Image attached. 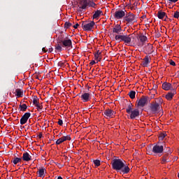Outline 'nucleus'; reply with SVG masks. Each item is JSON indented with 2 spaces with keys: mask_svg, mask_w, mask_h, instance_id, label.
<instances>
[{
  "mask_svg": "<svg viewBox=\"0 0 179 179\" xmlns=\"http://www.w3.org/2000/svg\"><path fill=\"white\" fill-rule=\"evenodd\" d=\"M141 64H142L143 66L148 68V65H149V64H150V56L146 55L144 57L143 61L142 62Z\"/></svg>",
  "mask_w": 179,
  "mask_h": 179,
  "instance_id": "nucleus-18",
  "label": "nucleus"
},
{
  "mask_svg": "<svg viewBox=\"0 0 179 179\" xmlns=\"http://www.w3.org/2000/svg\"><path fill=\"white\" fill-rule=\"evenodd\" d=\"M78 27H79V24H78V23L76 24L73 26V28H74V29H78Z\"/></svg>",
  "mask_w": 179,
  "mask_h": 179,
  "instance_id": "nucleus-48",
  "label": "nucleus"
},
{
  "mask_svg": "<svg viewBox=\"0 0 179 179\" xmlns=\"http://www.w3.org/2000/svg\"><path fill=\"white\" fill-rule=\"evenodd\" d=\"M167 136V134L166 133H162L159 136V141H163L164 139V137Z\"/></svg>",
  "mask_w": 179,
  "mask_h": 179,
  "instance_id": "nucleus-37",
  "label": "nucleus"
},
{
  "mask_svg": "<svg viewBox=\"0 0 179 179\" xmlns=\"http://www.w3.org/2000/svg\"><path fill=\"white\" fill-rule=\"evenodd\" d=\"M178 178H179V173L178 174Z\"/></svg>",
  "mask_w": 179,
  "mask_h": 179,
  "instance_id": "nucleus-59",
  "label": "nucleus"
},
{
  "mask_svg": "<svg viewBox=\"0 0 179 179\" xmlns=\"http://www.w3.org/2000/svg\"><path fill=\"white\" fill-rule=\"evenodd\" d=\"M93 106L90 105V108H92Z\"/></svg>",
  "mask_w": 179,
  "mask_h": 179,
  "instance_id": "nucleus-57",
  "label": "nucleus"
},
{
  "mask_svg": "<svg viewBox=\"0 0 179 179\" xmlns=\"http://www.w3.org/2000/svg\"><path fill=\"white\" fill-rule=\"evenodd\" d=\"M94 58H95V59L97 61V62H96V64H97L99 62L101 61V55H94Z\"/></svg>",
  "mask_w": 179,
  "mask_h": 179,
  "instance_id": "nucleus-39",
  "label": "nucleus"
},
{
  "mask_svg": "<svg viewBox=\"0 0 179 179\" xmlns=\"http://www.w3.org/2000/svg\"><path fill=\"white\" fill-rule=\"evenodd\" d=\"M145 54H152L153 52V45L150 44V43H148L145 46Z\"/></svg>",
  "mask_w": 179,
  "mask_h": 179,
  "instance_id": "nucleus-16",
  "label": "nucleus"
},
{
  "mask_svg": "<svg viewBox=\"0 0 179 179\" xmlns=\"http://www.w3.org/2000/svg\"><path fill=\"white\" fill-rule=\"evenodd\" d=\"M170 65H172V66H176V63L174 62V61L171 60L170 61Z\"/></svg>",
  "mask_w": 179,
  "mask_h": 179,
  "instance_id": "nucleus-44",
  "label": "nucleus"
},
{
  "mask_svg": "<svg viewBox=\"0 0 179 179\" xmlns=\"http://www.w3.org/2000/svg\"><path fill=\"white\" fill-rule=\"evenodd\" d=\"M134 6H136V5L135 3H134Z\"/></svg>",
  "mask_w": 179,
  "mask_h": 179,
  "instance_id": "nucleus-58",
  "label": "nucleus"
},
{
  "mask_svg": "<svg viewBox=\"0 0 179 179\" xmlns=\"http://www.w3.org/2000/svg\"><path fill=\"white\" fill-rule=\"evenodd\" d=\"M15 92H16L15 96H17V97H23V91H22V90L16 89Z\"/></svg>",
  "mask_w": 179,
  "mask_h": 179,
  "instance_id": "nucleus-28",
  "label": "nucleus"
},
{
  "mask_svg": "<svg viewBox=\"0 0 179 179\" xmlns=\"http://www.w3.org/2000/svg\"><path fill=\"white\" fill-rule=\"evenodd\" d=\"M57 179H62V177L58 176Z\"/></svg>",
  "mask_w": 179,
  "mask_h": 179,
  "instance_id": "nucleus-55",
  "label": "nucleus"
},
{
  "mask_svg": "<svg viewBox=\"0 0 179 179\" xmlns=\"http://www.w3.org/2000/svg\"><path fill=\"white\" fill-rule=\"evenodd\" d=\"M101 15H103V11L101 10H97L93 15V19H99Z\"/></svg>",
  "mask_w": 179,
  "mask_h": 179,
  "instance_id": "nucleus-22",
  "label": "nucleus"
},
{
  "mask_svg": "<svg viewBox=\"0 0 179 179\" xmlns=\"http://www.w3.org/2000/svg\"><path fill=\"white\" fill-rule=\"evenodd\" d=\"M136 36L134 34L129 35H115V40L117 41H124L126 44H129L132 40H135Z\"/></svg>",
  "mask_w": 179,
  "mask_h": 179,
  "instance_id": "nucleus-2",
  "label": "nucleus"
},
{
  "mask_svg": "<svg viewBox=\"0 0 179 179\" xmlns=\"http://www.w3.org/2000/svg\"><path fill=\"white\" fill-rule=\"evenodd\" d=\"M176 92L173 91V92H169L166 96V100H171L173 99V97H174V94H175Z\"/></svg>",
  "mask_w": 179,
  "mask_h": 179,
  "instance_id": "nucleus-25",
  "label": "nucleus"
},
{
  "mask_svg": "<svg viewBox=\"0 0 179 179\" xmlns=\"http://www.w3.org/2000/svg\"><path fill=\"white\" fill-rule=\"evenodd\" d=\"M87 6H90L91 8H96V6H97V4L90 0L88 1Z\"/></svg>",
  "mask_w": 179,
  "mask_h": 179,
  "instance_id": "nucleus-31",
  "label": "nucleus"
},
{
  "mask_svg": "<svg viewBox=\"0 0 179 179\" xmlns=\"http://www.w3.org/2000/svg\"><path fill=\"white\" fill-rule=\"evenodd\" d=\"M169 17H167V15L166 14V16H165V21L166 20V19H168Z\"/></svg>",
  "mask_w": 179,
  "mask_h": 179,
  "instance_id": "nucleus-54",
  "label": "nucleus"
},
{
  "mask_svg": "<svg viewBox=\"0 0 179 179\" xmlns=\"http://www.w3.org/2000/svg\"><path fill=\"white\" fill-rule=\"evenodd\" d=\"M124 20L128 22V23H135V22H136V17L134 13H129L124 17Z\"/></svg>",
  "mask_w": 179,
  "mask_h": 179,
  "instance_id": "nucleus-9",
  "label": "nucleus"
},
{
  "mask_svg": "<svg viewBox=\"0 0 179 179\" xmlns=\"http://www.w3.org/2000/svg\"><path fill=\"white\" fill-rule=\"evenodd\" d=\"M94 55H101V52L100 50H98L96 53L94 54Z\"/></svg>",
  "mask_w": 179,
  "mask_h": 179,
  "instance_id": "nucleus-46",
  "label": "nucleus"
},
{
  "mask_svg": "<svg viewBox=\"0 0 179 179\" xmlns=\"http://www.w3.org/2000/svg\"><path fill=\"white\" fill-rule=\"evenodd\" d=\"M42 51H43V52H47V51H48V50L45 49V48H43Z\"/></svg>",
  "mask_w": 179,
  "mask_h": 179,
  "instance_id": "nucleus-49",
  "label": "nucleus"
},
{
  "mask_svg": "<svg viewBox=\"0 0 179 179\" xmlns=\"http://www.w3.org/2000/svg\"><path fill=\"white\" fill-rule=\"evenodd\" d=\"M59 44H62V47H66L67 48H72V41L71 39H62L59 38Z\"/></svg>",
  "mask_w": 179,
  "mask_h": 179,
  "instance_id": "nucleus-8",
  "label": "nucleus"
},
{
  "mask_svg": "<svg viewBox=\"0 0 179 179\" xmlns=\"http://www.w3.org/2000/svg\"><path fill=\"white\" fill-rule=\"evenodd\" d=\"M169 2H173V3H176L178 0H168Z\"/></svg>",
  "mask_w": 179,
  "mask_h": 179,
  "instance_id": "nucleus-50",
  "label": "nucleus"
},
{
  "mask_svg": "<svg viewBox=\"0 0 179 179\" xmlns=\"http://www.w3.org/2000/svg\"><path fill=\"white\" fill-rule=\"evenodd\" d=\"M96 64V61L92 60V61L90 63V65H94V64Z\"/></svg>",
  "mask_w": 179,
  "mask_h": 179,
  "instance_id": "nucleus-47",
  "label": "nucleus"
},
{
  "mask_svg": "<svg viewBox=\"0 0 179 179\" xmlns=\"http://www.w3.org/2000/svg\"><path fill=\"white\" fill-rule=\"evenodd\" d=\"M71 135L62 136L57 140L56 145H61V143H64V142H66V141H71Z\"/></svg>",
  "mask_w": 179,
  "mask_h": 179,
  "instance_id": "nucleus-14",
  "label": "nucleus"
},
{
  "mask_svg": "<svg viewBox=\"0 0 179 179\" xmlns=\"http://www.w3.org/2000/svg\"><path fill=\"white\" fill-rule=\"evenodd\" d=\"M148 155H153V148H152V146H149L147 149Z\"/></svg>",
  "mask_w": 179,
  "mask_h": 179,
  "instance_id": "nucleus-36",
  "label": "nucleus"
},
{
  "mask_svg": "<svg viewBox=\"0 0 179 179\" xmlns=\"http://www.w3.org/2000/svg\"><path fill=\"white\" fill-rule=\"evenodd\" d=\"M150 110L152 114H157L160 111V103L157 102H152L150 104Z\"/></svg>",
  "mask_w": 179,
  "mask_h": 179,
  "instance_id": "nucleus-6",
  "label": "nucleus"
},
{
  "mask_svg": "<svg viewBox=\"0 0 179 179\" xmlns=\"http://www.w3.org/2000/svg\"><path fill=\"white\" fill-rule=\"evenodd\" d=\"M45 169L44 168L39 169L37 171V174H38V177L44 178V177H45Z\"/></svg>",
  "mask_w": 179,
  "mask_h": 179,
  "instance_id": "nucleus-23",
  "label": "nucleus"
},
{
  "mask_svg": "<svg viewBox=\"0 0 179 179\" xmlns=\"http://www.w3.org/2000/svg\"><path fill=\"white\" fill-rule=\"evenodd\" d=\"M161 36H162V34H160V32L157 33L155 35V37H157V38H159Z\"/></svg>",
  "mask_w": 179,
  "mask_h": 179,
  "instance_id": "nucleus-45",
  "label": "nucleus"
},
{
  "mask_svg": "<svg viewBox=\"0 0 179 179\" xmlns=\"http://www.w3.org/2000/svg\"><path fill=\"white\" fill-rule=\"evenodd\" d=\"M94 164H95L96 167H99V166H100L101 164L100 160L99 159L94 160Z\"/></svg>",
  "mask_w": 179,
  "mask_h": 179,
  "instance_id": "nucleus-40",
  "label": "nucleus"
},
{
  "mask_svg": "<svg viewBox=\"0 0 179 179\" xmlns=\"http://www.w3.org/2000/svg\"><path fill=\"white\" fill-rule=\"evenodd\" d=\"M38 138L39 139H41V138H43V134L40 133L38 135Z\"/></svg>",
  "mask_w": 179,
  "mask_h": 179,
  "instance_id": "nucleus-52",
  "label": "nucleus"
},
{
  "mask_svg": "<svg viewBox=\"0 0 179 179\" xmlns=\"http://www.w3.org/2000/svg\"><path fill=\"white\" fill-rule=\"evenodd\" d=\"M168 156H169L168 155H164L162 157V164H165L166 162H167V157Z\"/></svg>",
  "mask_w": 179,
  "mask_h": 179,
  "instance_id": "nucleus-34",
  "label": "nucleus"
},
{
  "mask_svg": "<svg viewBox=\"0 0 179 179\" xmlns=\"http://www.w3.org/2000/svg\"><path fill=\"white\" fill-rule=\"evenodd\" d=\"M130 120H136L139 118L140 112L138 109H134L130 112Z\"/></svg>",
  "mask_w": 179,
  "mask_h": 179,
  "instance_id": "nucleus-13",
  "label": "nucleus"
},
{
  "mask_svg": "<svg viewBox=\"0 0 179 179\" xmlns=\"http://www.w3.org/2000/svg\"><path fill=\"white\" fill-rule=\"evenodd\" d=\"M48 51H49V52H52V51H54V49L52 48H50L48 49Z\"/></svg>",
  "mask_w": 179,
  "mask_h": 179,
  "instance_id": "nucleus-51",
  "label": "nucleus"
},
{
  "mask_svg": "<svg viewBox=\"0 0 179 179\" xmlns=\"http://www.w3.org/2000/svg\"><path fill=\"white\" fill-rule=\"evenodd\" d=\"M173 17H175V19H178V17H179V12L178 11H176L174 13Z\"/></svg>",
  "mask_w": 179,
  "mask_h": 179,
  "instance_id": "nucleus-41",
  "label": "nucleus"
},
{
  "mask_svg": "<svg viewBox=\"0 0 179 179\" xmlns=\"http://www.w3.org/2000/svg\"><path fill=\"white\" fill-rule=\"evenodd\" d=\"M128 94L130 99H135V95L136 94V92L135 91H130Z\"/></svg>",
  "mask_w": 179,
  "mask_h": 179,
  "instance_id": "nucleus-32",
  "label": "nucleus"
},
{
  "mask_svg": "<svg viewBox=\"0 0 179 179\" xmlns=\"http://www.w3.org/2000/svg\"><path fill=\"white\" fill-rule=\"evenodd\" d=\"M27 110V105L25 103L20 105V111H26Z\"/></svg>",
  "mask_w": 179,
  "mask_h": 179,
  "instance_id": "nucleus-29",
  "label": "nucleus"
},
{
  "mask_svg": "<svg viewBox=\"0 0 179 179\" xmlns=\"http://www.w3.org/2000/svg\"><path fill=\"white\" fill-rule=\"evenodd\" d=\"M55 50H57V51H62V43H59V41H57V45L55 46Z\"/></svg>",
  "mask_w": 179,
  "mask_h": 179,
  "instance_id": "nucleus-30",
  "label": "nucleus"
},
{
  "mask_svg": "<svg viewBox=\"0 0 179 179\" xmlns=\"http://www.w3.org/2000/svg\"><path fill=\"white\" fill-rule=\"evenodd\" d=\"M137 39L139 40L140 42L135 43V41L133 40L132 43L134 45H138V47H142L143 45H145V43L148 41V37L145 35H140L137 37Z\"/></svg>",
  "mask_w": 179,
  "mask_h": 179,
  "instance_id": "nucleus-4",
  "label": "nucleus"
},
{
  "mask_svg": "<svg viewBox=\"0 0 179 179\" xmlns=\"http://www.w3.org/2000/svg\"><path fill=\"white\" fill-rule=\"evenodd\" d=\"M124 162L125 161L121 159H113L111 162L112 169L120 174H128L131 169Z\"/></svg>",
  "mask_w": 179,
  "mask_h": 179,
  "instance_id": "nucleus-1",
  "label": "nucleus"
},
{
  "mask_svg": "<svg viewBox=\"0 0 179 179\" xmlns=\"http://www.w3.org/2000/svg\"><path fill=\"white\" fill-rule=\"evenodd\" d=\"M22 160L24 162H30L31 160V157L29 152H24L22 155Z\"/></svg>",
  "mask_w": 179,
  "mask_h": 179,
  "instance_id": "nucleus-21",
  "label": "nucleus"
},
{
  "mask_svg": "<svg viewBox=\"0 0 179 179\" xmlns=\"http://www.w3.org/2000/svg\"><path fill=\"white\" fill-rule=\"evenodd\" d=\"M95 24L96 23L94 22V21H92L90 23L83 22L81 24V27L85 31H90L93 29V27H94Z\"/></svg>",
  "mask_w": 179,
  "mask_h": 179,
  "instance_id": "nucleus-5",
  "label": "nucleus"
},
{
  "mask_svg": "<svg viewBox=\"0 0 179 179\" xmlns=\"http://www.w3.org/2000/svg\"><path fill=\"white\" fill-rule=\"evenodd\" d=\"M148 100H149V96H143L140 99L136 101V108L145 107L148 104Z\"/></svg>",
  "mask_w": 179,
  "mask_h": 179,
  "instance_id": "nucleus-7",
  "label": "nucleus"
},
{
  "mask_svg": "<svg viewBox=\"0 0 179 179\" xmlns=\"http://www.w3.org/2000/svg\"><path fill=\"white\" fill-rule=\"evenodd\" d=\"M72 26V23L69 22H66L64 24V28L65 29H69Z\"/></svg>",
  "mask_w": 179,
  "mask_h": 179,
  "instance_id": "nucleus-38",
  "label": "nucleus"
},
{
  "mask_svg": "<svg viewBox=\"0 0 179 179\" xmlns=\"http://www.w3.org/2000/svg\"><path fill=\"white\" fill-rule=\"evenodd\" d=\"M11 162L13 163V164H17L18 163H22V158L14 157Z\"/></svg>",
  "mask_w": 179,
  "mask_h": 179,
  "instance_id": "nucleus-26",
  "label": "nucleus"
},
{
  "mask_svg": "<svg viewBox=\"0 0 179 179\" xmlns=\"http://www.w3.org/2000/svg\"><path fill=\"white\" fill-rule=\"evenodd\" d=\"M134 105L131 103H129L128 104L127 108H126V113H127V114H131V111H134Z\"/></svg>",
  "mask_w": 179,
  "mask_h": 179,
  "instance_id": "nucleus-24",
  "label": "nucleus"
},
{
  "mask_svg": "<svg viewBox=\"0 0 179 179\" xmlns=\"http://www.w3.org/2000/svg\"><path fill=\"white\" fill-rule=\"evenodd\" d=\"M169 162H170V159H169L166 158V163H169Z\"/></svg>",
  "mask_w": 179,
  "mask_h": 179,
  "instance_id": "nucleus-53",
  "label": "nucleus"
},
{
  "mask_svg": "<svg viewBox=\"0 0 179 179\" xmlns=\"http://www.w3.org/2000/svg\"><path fill=\"white\" fill-rule=\"evenodd\" d=\"M131 9H134V7H131Z\"/></svg>",
  "mask_w": 179,
  "mask_h": 179,
  "instance_id": "nucleus-61",
  "label": "nucleus"
},
{
  "mask_svg": "<svg viewBox=\"0 0 179 179\" xmlns=\"http://www.w3.org/2000/svg\"><path fill=\"white\" fill-rule=\"evenodd\" d=\"M35 106H36L38 111H41L43 110V105H41V103H38Z\"/></svg>",
  "mask_w": 179,
  "mask_h": 179,
  "instance_id": "nucleus-35",
  "label": "nucleus"
},
{
  "mask_svg": "<svg viewBox=\"0 0 179 179\" xmlns=\"http://www.w3.org/2000/svg\"><path fill=\"white\" fill-rule=\"evenodd\" d=\"M166 16V13L163 12L162 10H159L157 13V17L159 19H164Z\"/></svg>",
  "mask_w": 179,
  "mask_h": 179,
  "instance_id": "nucleus-27",
  "label": "nucleus"
},
{
  "mask_svg": "<svg viewBox=\"0 0 179 179\" xmlns=\"http://www.w3.org/2000/svg\"><path fill=\"white\" fill-rule=\"evenodd\" d=\"M103 115L106 117H113V115H115V112L111 109H106L103 112Z\"/></svg>",
  "mask_w": 179,
  "mask_h": 179,
  "instance_id": "nucleus-19",
  "label": "nucleus"
},
{
  "mask_svg": "<svg viewBox=\"0 0 179 179\" xmlns=\"http://www.w3.org/2000/svg\"><path fill=\"white\" fill-rule=\"evenodd\" d=\"M58 66H61L62 68V67L65 66V63H64L62 62H59Z\"/></svg>",
  "mask_w": 179,
  "mask_h": 179,
  "instance_id": "nucleus-42",
  "label": "nucleus"
},
{
  "mask_svg": "<svg viewBox=\"0 0 179 179\" xmlns=\"http://www.w3.org/2000/svg\"><path fill=\"white\" fill-rule=\"evenodd\" d=\"M38 98L37 97V96H34V99H33V104L34 106H36L38 103Z\"/></svg>",
  "mask_w": 179,
  "mask_h": 179,
  "instance_id": "nucleus-33",
  "label": "nucleus"
},
{
  "mask_svg": "<svg viewBox=\"0 0 179 179\" xmlns=\"http://www.w3.org/2000/svg\"><path fill=\"white\" fill-rule=\"evenodd\" d=\"M87 0H79V5L80 6H79L78 12H82V9H86L87 8Z\"/></svg>",
  "mask_w": 179,
  "mask_h": 179,
  "instance_id": "nucleus-15",
  "label": "nucleus"
},
{
  "mask_svg": "<svg viewBox=\"0 0 179 179\" xmlns=\"http://www.w3.org/2000/svg\"><path fill=\"white\" fill-rule=\"evenodd\" d=\"M62 136V133H59V136Z\"/></svg>",
  "mask_w": 179,
  "mask_h": 179,
  "instance_id": "nucleus-56",
  "label": "nucleus"
},
{
  "mask_svg": "<svg viewBox=\"0 0 179 179\" xmlns=\"http://www.w3.org/2000/svg\"><path fill=\"white\" fill-rule=\"evenodd\" d=\"M57 124L62 126L64 124V122L62 121V120L59 119Z\"/></svg>",
  "mask_w": 179,
  "mask_h": 179,
  "instance_id": "nucleus-43",
  "label": "nucleus"
},
{
  "mask_svg": "<svg viewBox=\"0 0 179 179\" xmlns=\"http://www.w3.org/2000/svg\"><path fill=\"white\" fill-rule=\"evenodd\" d=\"M31 115V113H25L20 119V124L24 125V124H26V122H27L29 118H30Z\"/></svg>",
  "mask_w": 179,
  "mask_h": 179,
  "instance_id": "nucleus-12",
  "label": "nucleus"
},
{
  "mask_svg": "<svg viewBox=\"0 0 179 179\" xmlns=\"http://www.w3.org/2000/svg\"><path fill=\"white\" fill-rule=\"evenodd\" d=\"M80 99L83 103H87L92 99V95L90 93L85 92L80 96Z\"/></svg>",
  "mask_w": 179,
  "mask_h": 179,
  "instance_id": "nucleus-10",
  "label": "nucleus"
},
{
  "mask_svg": "<svg viewBox=\"0 0 179 179\" xmlns=\"http://www.w3.org/2000/svg\"><path fill=\"white\" fill-rule=\"evenodd\" d=\"M164 146H166V143H164L163 142L157 143L152 148L153 153H155L156 155H159V156H162V153H163V152L164 150Z\"/></svg>",
  "mask_w": 179,
  "mask_h": 179,
  "instance_id": "nucleus-3",
  "label": "nucleus"
},
{
  "mask_svg": "<svg viewBox=\"0 0 179 179\" xmlns=\"http://www.w3.org/2000/svg\"><path fill=\"white\" fill-rule=\"evenodd\" d=\"M162 89L164 90H173V85L170 83H164L162 84Z\"/></svg>",
  "mask_w": 179,
  "mask_h": 179,
  "instance_id": "nucleus-20",
  "label": "nucleus"
},
{
  "mask_svg": "<svg viewBox=\"0 0 179 179\" xmlns=\"http://www.w3.org/2000/svg\"><path fill=\"white\" fill-rule=\"evenodd\" d=\"M129 5H131V2H129Z\"/></svg>",
  "mask_w": 179,
  "mask_h": 179,
  "instance_id": "nucleus-60",
  "label": "nucleus"
},
{
  "mask_svg": "<svg viewBox=\"0 0 179 179\" xmlns=\"http://www.w3.org/2000/svg\"><path fill=\"white\" fill-rule=\"evenodd\" d=\"M122 31V28L121 27V25L117 24L113 27V33H115V36L120 35V34Z\"/></svg>",
  "mask_w": 179,
  "mask_h": 179,
  "instance_id": "nucleus-17",
  "label": "nucleus"
},
{
  "mask_svg": "<svg viewBox=\"0 0 179 179\" xmlns=\"http://www.w3.org/2000/svg\"><path fill=\"white\" fill-rule=\"evenodd\" d=\"M113 16L115 19H117V20L122 19V17L125 16V10L124 11L122 10H116L113 14Z\"/></svg>",
  "mask_w": 179,
  "mask_h": 179,
  "instance_id": "nucleus-11",
  "label": "nucleus"
}]
</instances>
